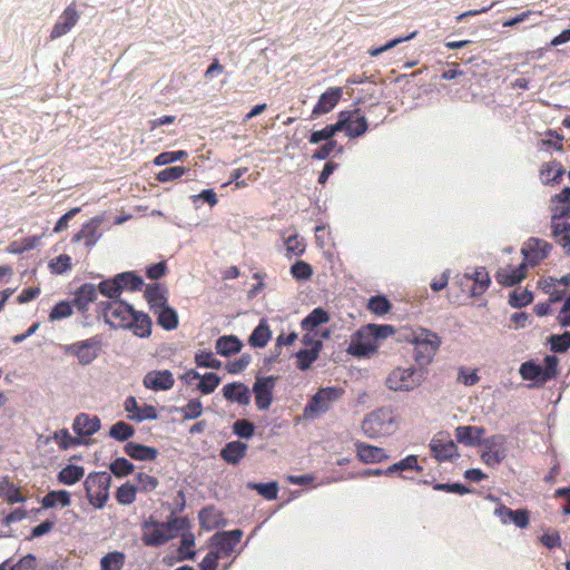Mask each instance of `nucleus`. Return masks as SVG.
Wrapping results in <instances>:
<instances>
[{
	"instance_id": "obj_40",
	"label": "nucleus",
	"mask_w": 570,
	"mask_h": 570,
	"mask_svg": "<svg viewBox=\"0 0 570 570\" xmlns=\"http://www.w3.org/2000/svg\"><path fill=\"white\" fill-rule=\"evenodd\" d=\"M83 475V466L69 464L59 471L57 479L62 484L72 485L79 482Z\"/></svg>"
},
{
	"instance_id": "obj_50",
	"label": "nucleus",
	"mask_w": 570,
	"mask_h": 570,
	"mask_svg": "<svg viewBox=\"0 0 570 570\" xmlns=\"http://www.w3.org/2000/svg\"><path fill=\"white\" fill-rule=\"evenodd\" d=\"M109 469L115 476L125 478L134 472L135 466L127 459L118 458L110 463Z\"/></svg>"
},
{
	"instance_id": "obj_36",
	"label": "nucleus",
	"mask_w": 570,
	"mask_h": 570,
	"mask_svg": "<svg viewBox=\"0 0 570 570\" xmlns=\"http://www.w3.org/2000/svg\"><path fill=\"white\" fill-rule=\"evenodd\" d=\"M313 346L309 350H301L296 353L297 367L302 371H306L317 360L320 351L322 348L321 341H312Z\"/></svg>"
},
{
	"instance_id": "obj_59",
	"label": "nucleus",
	"mask_w": 570,
	"mask_h": 570,
	"mask_svg": "<svg viewBox=\"0 0 570 570\" xmlns=\"http://www.w3.org/2000/svg\"><path fill=\"white\" fill-rule=\"evenodd\" d=\"M549 342L554 353H564L570 348V332H564L561 335L553 334Z\"/></svg>"
},
{
	"instance_id": "obj_44",
	"label": "nucleus",
	"mask_w": 570,
	"mask_h": 570,
	"mask_svg": "<svg viewBox=\"0 0 570 570\" xmlns=\"http://www.w3.org/2000/svg\"><path fill=\"white\" fill-rule=\"evenodd\" d=\"M137 492L136 485L126 482L117 489L115 498L119 504L129 505L135 502Z\"/></svg>"
},
{
	"instance_id": "obj_19",
	"label": "nucleus",
	"mask_w": 570,
	"mask_h": 570,
	"mask_svg": "<svg viewBox=\"0 0 570 570\" xmlns=\"http://www.w3.org/2000/svg\"><path fill=\"white\" fill-rule=\"evenodd\" d=\"M144 386L151 391H168L175 384V379L169 370L149 371L142 380Z\"/></svg>"
},
{
	"instance_id": "obj_35",
	"label": "nucleus",
	"mask_w": 570,
	"mask_h": 570,
	"mask_svg": "<svg viewBox=\"0 0 570 570\" xmlns=\"http://www.w3.org/2000/svg\"><path fill=\"white\" fill-rule=\"evenodd\" d=\"M242 346V342L234 335L220 336L215 343L217 354L226 357L238 353Z\"/></svg>"
},
{
	"instance_id": "obj_33",
	"label": "nucleus",
	"mask_w": 570,
	"mask_h": 570,
	"mask_svg": "<svg viewBox=\"0 0 570 570\" xmlns=\"http://www.w3.org/2000/svg\"><path fill=\"white\" fill-rule=\"evenodd\" d=\"M145 297L149 304L151 312H155V309L168 305L166 289L163 288L159 284L147 285L145 289Z\"/></svg>"
},
{
	"instance_id": "obj_62",
	"label": "nucleus",
	"mask_w": 570,
	"mask_h": 570,
	"mask_svg": "<svg viewBox=\"0 0 570 570\" xmlns=\"http://www.w3.org/2000/svg\"><path fill=\"white\" fill-rule=\"evenodd\" d=\"M291 274L297 281H306L313 275V268L308 263L297 261L291 266Z\"/></svg>"
},
{
	"instance_id": "obj_32",
	"label": "nucleus",
	"mask_w": 570,
	"mask_h": 570,
	"mask_svg": "<svg viewBox=\"0 0 570 570\" xmlns=\"http://www.w3.org/2000/svg\"><path fill=\"white\" fill-rule=\"evenodd\" d=\"M564 175V168L557 160L542 164L540 168V179L543 185L559 184Z\"/></svg>"
},
{
	"instance_id": "obj_3",
	"label": "nucleus",
	"mask_w": 570,
	"mask_h": 570,
	"mask_svg": "<svg viewBox=\"0 0 570 570\" xmlns=\"http://www.w3.org/2000/svg\"><path fill=\"white\" fill-rule=\"evenodd\" d=\"M397 428L396 419L390 407H380L362 422V431L371 439L391 435Z\"/></svg>"
},
{
	"instance_id": "obj_25",
	"label": "nucleus",
	"mask_w": 570,
	"mask_h": 570,
	"mask_svg": "<svg viewBox=\"0 0 570 570\" xmlns=\"http://www.w3.org/2000/svg\"><path fill=\"white\" fill-rule=\"evenodd\" d=\"M330 320L328 313L317 307L313 309L303 321H302V328L306 331L307 333L303 336V343L305 345L312 344V336L309 335V332H313L318 325L327 323Z\"/></svg>"
},
{
	"instance_id": "obj_5",
	"label": "nucleus",
	"mask_w": 570,
	"mask_h": 570,
	"mask_svg": "<svg viewBox=\"0 0 570 570\" xmlns=\"http://www.w3.org/2000/svg\"><path fill=\"white\" fill-rule=\"evenodd\" d=\"M343 395L344 390L338 386L318 389L304 407V419L315 420L320 415L326 413L336 401L342 399Z\"/></svg>"
},
{
	"instance_id": "obj_48",
	"label": "nucleus",
	"mask_w": 570,
	"mask_h": 570,
	"mask_svg": "<svg viewBox=\"0 0 570 570\" xmlns=\"http://www.w3.org/2000/svg\"><path fill=\"white\" fill-rule=\"evenodd\" d=\"M406 470H417V471L421 470V468L417 464L416 455H413V454L407 455L403 460H401V461L392 464L391 466H389L384 471V473H385V475H387V474H392V473H395V472H399V471H406Z\"/></svg>"
},
{
	"instance_id": "obj_47",
	"label": "nucleus",
	"mask_w": 570,
	"mask_h": 570,
	"mask_svg": "<svg viewBox=\"0 0 570 570\" xmlns=\"http://www.w3.org/2000/svg\"><path fill=\"white\" fill-rule=\"evenodd\" d=\"M284 242L286 256L288 258H292L293 256H302L305 253L306 245L297 234L288 236Z\"/></svg>"
},
{
	"instance_id": "obj_37",
	"label": "nucleus",
	"mask_w": 570,
	"mask_h": 570,
	"mask_svg": "<svg viewBox=\"0 0 570 570\" xmlns=\"http://www.w3.org/2000/svg\"><path fill=\"white\" fill-rule=\"evenodd\" d=\"M272 332L265 320H262L259 324L252 332L248 343L253 347H265L271 340Z\"/></svg>"
},
{
	"instance_id": "obj_54",
	"label": "nucleus",
	"mask_w": 570,
	"mask_h": 570,
	"mask_svg": "<svg viewBox=\"0 0 570 570\" xmlns=\"http://www.w3.org/2000/svg\"><path fill=\"white\" fill-rule=\"evenodd\" d=\"M533 301V295L528 289L522 291H513L509 295V304L514 308H521L531 304Z\"/></svg>"
},
{
	"instance_id": "obj_63",
	"label": "nucleus",
	"mask_w": 570,
	"mask_h": 570,
	"mask_svg": "<svg viewBox=\"0 0 570 570\" xmlns=\"http://www.w3.org/2000/svg\"><path fill=\"white\" fill-rule=\"evenodd\" d=\"M249 488L255 489L266 500H275L278 493V484L276 482L253 483Z\"/></svg>"
},
{
	"instance_id": "obj_23",
	"label": "nucleus",
	"mask_w": 570,
	"mask_h": 570,
	"mask_svg": "<svg viewBox=\"0 0 570 570\" xmlns=\"http://www.w3.org/2000/svg\"><path fill=\"white\" fill-rule=\"evenodd\" d=\"M484 434V428L474 425H461L454 431L456 441L466 446L481 445Z\"/></svg>"
},
{
	"instance_id": "obj_12",
	"label": "nucleus",
	"mask_w": 570,
	"mask_h": 570,
	"mask_svg": "<svg viewBox=\"0 0 570 570\" xmlns=\"http://www.w3.org/2000/svg\"><path fill=\"white\" fill-rule=\"evenodd\" d=\"M338 121H343V130L350 138H356L364 135L368 128L366 118L360 109L343 110L338 114Z\"/></svg>"
},
{
	"instance_id": "obj_30",
	"label": "nucleus",
	"mask_w": 570,
	"mask_h": 570,
	"mask_svg": "<svg viewBox=\"0 0 570 570\" xmlns=\"http://www.w3.org/2000/svg\"><path fill=\"white\" fill-rule=\"evenodd\" d=\"M97 288L94 284L86 283L81 285L75 293L72 305L80 312H86L89 304L96 301Z\"/></svg>"
},
{
	"instance_id": "obj_27",
	"label": "nucleus",
	"mask_w": 570,
	"mask_h": 570,
	"mask_svg": "<svg viewBox=\"0 0 570 570\" xmlns=\"http://www.w3.org/2000/svg\"><path fill=\"white\" fill-rule=\"evenodd\" d=\"M223 395L226 400L238 403L239 405H248L250 402L249 390L240 382L226 384L223 387Z\"/></svg>"
},
{
	"instance_id": "obj_64",
	"label": "nucleus",
	"mask_w": 570,
	"mask_h": 570,
	"mask_svg": "<svg viewBox=\"0 0 570 570\" xmlns=\"http://www.w3.org/2000/svg\"><path fill=\"white\" fill-rule=\"evenodd\" d=\"M136 480L138 482V485H137L138 491L146 492V493L154 491L159 484L157 478L149 475L147 473H144V472L137 473Z\"/></svg>"
},
{
	"instance_id": "obj_10",
	"label": "nucleus",
	"mask_w": 570,
	"mask_h": 570,
	"mask_svg": "<svg viewBox=\"0 0 570 570\" xmlns=\"http://www.w3.org/2000/svg\"><path fill=\"white\" fill-rule=\"evenodd\" d=\"M570 218V208L567 206L551 216V233L556 243L563 249L564 255L570 256V223L562 219Z\"/></svg>"
},
{
	"instance_id": "obj_49",
	"label": "nucleus",
	"mask_w": 570,
	"mask_h": 570,
	"mask_svg": "<svg viewBox=\"0 0 570 570\" xmlns=\"http://www.w3.org/2000/svg\"><path fill=\"white\" fill-rule=\"evenodd\" d=\"M391 307L390 301L382 295L372 296L367 303V308L375 315H385Z\"/></svg>"
},
{
	"instance_id": "obj_22",
	"label": "nucleus",
	"mask_w": 570,
	"mask_h": 570,
	"mask_svg": "<svg viewBox=\"0 0 570 570\" xmlns=\"http://www.w3.org/2000/svg\"><path fill=\"white\" fill-rule=\"evenodd\" d=\"M355 450L357 459L365 464L381 463L389 459L383 448L364 442H356Z\"/></svg>"
},
{
	"instance_id": "obj_38",
	"label": "nucleus",
	"mask_w": 570,
	"mask_h": 570,
	"mask_svg": "<svg viewBox=\"0 0 570 570\" xmlns=\"http://www.w3.org/2000/svg\"><path fill=\"white\" fill-rule=\"evenodd\" d=\"M343 126L344 122L338 120L335 124L326 125L324 128L313 131L308 137V142L312 145H316L323 140H325L326 142L333 140V136L336 132L342 131Z\"/></svg>"
},
{
	"instance_id": "obj_39",
	"label": "nucleus",
	"mask_w": 570,
	"mask_h": 570,
	"mask_svg": "<svg viewBox=\"0 0 570 570\" xmlns=\"http://www.w3.org/2000/svg\"><path fill=\"white\" fill-rule=\"evenodd\" d=\"M71 495L67 490L49 491L41 500L42 508L50 509L57 504L62 508L70 505Z\"/></svg>"
},
{
	"instance_id": "obj_31",
	"label": "nucleus",
	"mask_w": 570,
	"mask_h": 570,
	"mask_svg": "<svg viewBox=\"0 0 570 570\" xmlns=\"http://www.w3.org/2000/svg\"><path fill=\"white\" fill-rule=\"evenodd\" d=\"M247 444L240 441L228 442L220 451L222 459L228 464H238L247 453Z\"/></svg>"
},
{
	"instance_id": "obj_16",
	"label": "nucleus",
	"mask_w": 570,
	"mask_h": 570,
	"mask_svg": "<svg viewBox=\"0 0 570 570\" xmlns=\"http://www.w3.org/2000/svg\"><path fill=\"white\" fill-rule=\"evenodd\" d=\"M79 18L80 14L76 9V4H69L52 27L50 39L55 40L68 33L77 24Z\"/></svg>"
},
{
	"instance_id": "obj_11",
	"label": "nucleus",
	"mask_w": 570,
	"mask_h": 570,
	"mask_svg": "<svg viewBox=\"0 0 570 570\" xmlns=\"http://www.w3.org/2000/svg\"><path fill=\"white\" fill-rule=\"evenodd\" d=\"M376 350L377 344L375 343L371 327L365 325L352 335L347 353L356 357H362L374 353Z\"/></svg>"
},
{
	"instance_id": "obj_60",
	"label": "nucleus",
	"mask_w": 570,
	"mask_h": 570,
	"mask_svg": "<svg viewBox=\"0 0 570 570\" xmlns=\"http://www.w3.org/2000/svg\"><path fill=\"white\" fill-rule=\"evenodd\" d=\"M186 171H187V169L184 166L168 167V168L160 170L156 175V179L159 183L173 181V180L180 178L184 174H186Z\"/></svg>"
},
{
	"instance_id": "obj_46",
	"label": "nucleus",
	"mask_w": 570,
	"mask_h": 570,
	"mask_svg": "<svg viewBox=\"0 0 570 570\" xmlns=\"http://www.w3.org/2000/svg\"><path fill=\"white\" fill-rule=\"evenodd\" d=\"M134 434L135 429L124 421L115 423L109 430V436L120 442L129 440Z\"/></svg>"
},
{
	"instance_id": "obj_18",
	"label": "nucleus",
	"mask_w": 570,
	"mask_h": 570,
	"mask_svg": "<svg viewBox=\"0 0 570 570\" xmlns=\"http://www.w3.org/2000/svg\"><path fill=\"white\" fill-rule=\"evenodd\" d=\"M124 407L128 413V419L135 422L156 420L158 417L157 410L154 405L144 404L140 406L135 396H128L125 400Z\"/></svg>"
},
{
	"instance_id": "obj_7",
	"label": "nucleus",
	"mask_w": 570,
	"mask_h": 570,
	"mask_svg": "<svg viewBox=\"0 0 570 570\" xmlns=\"http://www.w3.org/2000/svg\"><path fill=\"white\" fill-rule=\"evenodd\" d=\"M98 307L105 322L111 327L125 328L130 324L129 318L132 316L134 308L124 301L100 302Z\"/></svg>"
},
{
	"instance_id": "obj_45",
	"label": "nucleus",
	"mask_w": 570,
	"mask_h": 570,
	"mask_svg": "<svg viewBox=\"0 0 570 570\" xmlns=\"http://www.w3.org/2000/svg\"><path fill=\"white\" fill-rule=\"evenodd\" d=\"M519 373L523 380L542 383V366L534 363L533 361H527L521 364Z\"/></svg>"
},
{
	"instance_id": "obj_21",
	"label": "nucleus",
	"mask_w": 570,
	"mask_h": 570,
	"mask_svg": "<svg viewBox=\"0 0 570 570\" xmlns=\"http://www.w3.org/2000/svg\"><path fill=\"white\" fill-rule=\"evenodd\" d=\"M343 95V89L341 87H331L325 92L321 95L318 101L314 106L312 110V116L316 117L320 115L327 114L332 111L335 106L338 104L341 97Z\"/></svg>"
},
{
	"instance_id": "obj_14",
	"label": "nucleus",
	"mask_w": 570,
	"mask_h": 570,
	"mask_svg": "<svg viewBox=\"0 0 570 570\" xmlns=\"http://www.w3.org/2000/svg\"><path fill=\"white\" fill-rule=\"evenodd\" d=\"M433 456L442 462L459 456L458 445L448 433H438L430 443Z\"/></svg>"
},
{
	"instance_id": "obj_13",
	"label": "nucleus",
	"mask_w": 570,
	"mask_h": 570,
	"mask_svg": "<svg viewBox=\"0 0 570 570\" xmlns=\"http://www.w3.org/2000/svg\"><path fill=\"white\" fill-rule=\"evenodd\" d=\"M551 249L552 245L547 240L531 237L524 243L521 253L525 264L535 266L548 257Z\"/></svg>"
},
{
	"instance_id": "obj_58",
	"label": "nucleus",
	"mask_w": 570,
	"mask_h": 570,
	"mask_svg": "<svg viewBox=\"0 0 570 570\" xmlns=\"http://www.w3.org/2000/svg\"><path fill=\"white\" fill-rule=\"evenodd\" d=\"M72 304L66 301L57 303L49 313V320L51 322L67 318L72 315Z\"/></svg>"
},
{
	"instance_id": "obj_53",
	"label": "nucleus",
	"mask_w": 570,
	"mask_h": 570,
	"mask_svg": "<svg viewBox=\"0 0 570 570\" xmlns=\"http://www.w3.org/2000/svg\"><path fill=\"white\" fill-rule=\"evenodd\" d=\"M52 439L61 450H68L80 444V440L70 435L67 429L58 430L53 433Z\"/></svg>"
},
{
	"instance_id": "obj_51",
	"label": "nucleus",
	"mask_w": 570,
	"mask_h": 570,
	"mask_svg": "<svg viewBox=\"0 0 570 570\" xmlns=\"http://www.w3.org/2000/svg\"><path fill=\"white\" fill-rule=\"evenodd\" d=\"M199 380H200V382L198 383L197 389L203 394L213 393L220 383V377L216 373H213V372L200 375Z\"/></svg>"
},
{
	"instance_id": "obj_1",
	"label": "nucleus",
	"mask_w": 570,
	"mask_h": 570,
	"mask_svg": "<svg viewBox=\"0 0 570 570\" xmlns=\"http://www.w3.org/2000/svg\"><path fill=\"white\" fill-rule=\"evenodd\" d=\"M187 528L189 521L185 517H173L166 522L149 517L141 523V541L146 547H160L177 538Z\"/></svg>"
},
{
	"instance_id": "obj_2",
	"label": "nucleus",
	"mask_w": 570,
	"mask_h": 570,
	"mask_svg": "<svg viewBox=\"0 0 570 570\" xmlns=\"http://www.w3.org/2000/svg\"><path fill=\"white\" fill-rule=\"evenodd\" d=\"M404 337L414 345L413 358L421 368L432 363L442 343L438 333L426 328L411 331Z\"/></svg>"
},
{
	"instance_id": "obj_8",
	"label": "nucleus",
	"mask_w": 570,
	"mask_h": 570,
	"mask_svg": "<svg viewBox=\"0 0 570 570\" xmlns=\"http://www.w3.org/2000/svg\"><path fill=\"white\" fill-rule=\"evenodd\" d=\"M507 436L503 434H493L489 438L482 439L481 459L488 466H495L500 464L507 456Z\"/></svg>"
},
{
	"instance_id": "obj_56",
	"label": "nucleus",
	"mask_w": 570,
	"mask_h": 570,
	"mask_svg": "<svg viewBox=\"0 0 570 570\" xmlns=\"http://www.w3.org/2000/svg\"><path fill=\"white\" fill-rule=\"evenodd\" d=\"M179 411L184 420H195L203 414V403L199 399H193Z\"/></svg>"
},
{
	"instance_id": "obj_20",
	"label": "nucleus",
	"mask_w": 570,
	"mask_h": 570,
	"mask_svg": "<svg viewBox=\"0 0 570 570\" xmlns=\"http://www.w3.org/2000/svg\"><path fill=\"white\" fill-rule=\"evenodd\" d=\"M494 514L503 524L514 523L520 529L528 528L530 523V513L525 509L512 510L501 503L495 508Z\"/></svg>"
},
{
	"instance_id": "obj_17",
	"label": "nucleus",
	"mask_w": 570,
	"mask_h": 570,
	"mask_svg": "<svg viewBox=\"0 0 570 570\" xmlns=\"http://www.w3.org/2000/svg\"><path fill=\"white\" fill-rule=\"evenodd\" d=\"M243 532L240 530L216 533L212 538L214 552L220 553V558L228 557L237 543L240 541Z\"/></svg>"
},
{
	"instance_id": "obj_28",
	"label": "nucleus",
	"mask_w": 570,
	"mask_h": 570,
	"mask_svg": "<svg viewBox=\"0 0 570 570\" xmlns=\"http://www.w3.org/2000/svg\"><path fill=\"white\" fill-rule=\"evenodd\" d=\"M128 326L125 328H129L132 333L138 337H149L151 334V318L148 314L144 312H137L134 309L132 316L129 318Z\"/></svg>"
},
{
	"instance_id": "obj_4",
	"label": "nucleus",
	"mask_w": 570,
	"mask_h": 570,
	"mask_svg": "<svg viewBox=\"0 0 570 570\" xmlns=\"http://www.w3.org/2000/svg\"><path fill=\"white\" fill-rule=\"evenodd\" d=\"M111 475L106 471L90 472L83 481L86 498L95 509H102L109 500Z\"/></svg>"
},
{
	"instance_id": "obj_34",
	"label": "nucleus",
	"mask_w": 570,
	"mask_h": 570,
	"mask_svg": "<svg viewBox=\"0 0 570 570\" xmlns=\"http://www.w3.org/2000/svg\"><path fill=\"white\" fill-rule=\"evenodd\" d=\"M153 313L157 317V324L161 326L164 330L173 331L178 327V314L173 307L166 305L164 307L155 309V312Z\"/></svg>"
},
{
	"instance_id": "obj_24",
	"label": "nucleus",
	"mask_w": 570,
	"mask_h": 570,
	"mask_svg": "<svg viewBox=\"0 0 570 570\" xmlns=\"http://www.w3.org/2000/svg\"><path fill=\"white\" fill-rule=\"evenodd\" d=\"M527 276V264L521 263L519 266H505L497 272L495 278L503 286H513L524 279Z\"/></svg>"
},
{
	"instance_id": "obj_42",
	"label": "nucleus",
	"mask_w": 570,
	"mask_h": 570,
	"mask_svg": "<svg viewBox=\"0 0 570 570\" xmlns=\"http://www.w3.org/2000/svg\"><path fill=\"white\" fill-rule=\"evenodd\" d=\"M126 556L121 551L108 552L100 560V570H121L125 566Z\"/></svg>"
},
{
	"instance_id": "obj_52",
	"label": "nucleus",
	"mask_w": 570,
	"mask_h": 570,
	"mask_svg": "<svg viewBox=\"0 0 570 570\" xmlns=\"http://www.w3.org/2000/svg\"><path fill=\"white\" fill-rule=\"evenodd\" d=\"M195 363L198 367L219 370L222 362L212 352L200 351L195 355Z\"/></svg>"
},
{
	"instance_id": "obj_41",
	"label": "nucleus",
	"mask_w": 570,
	"mask_h": 570,
	"mask_svg": "<svg viewBox=\"0 0 570 570\" xmlns=\"http://www.w3.org/2000/svg\"><path fill=\"white\" fill-rule=\"evenodd\" d=\"M117 282L120 285V291H138L144 285V279L134 272H124L116 275Z\"/></svg>"
},
{
	"instance_id": "obj_57",
	"label": "nucleus",
	"mask_w": 570,
	"mask_h": 570,
	"mask_svg": "<svg viewBox=\"0 0 570 570\" xmlns=\"http://www.w3.org/2000/svg\"><path fill=\"white\" fill-rule=\"evenodd\" d=\"M544 366L542 367V383H546L558 375L559 360L554 355H547L543 360Z\"/></svg>"
},
{
	"instance_id": "obj_9",
	"label": "nucleus",
	"mask_w": 570,
	"mask_h": 570,
	"mask_svg": "<svg viewBox=\"0 0 570 570\" xmlns=\"http://www.w3.org/2000/svg\"><path fill=\"white\" fill-rule=\"evenodd\" d=\"M101 338L96 335L85 341L75 342L63 347L66 354L75 355L79 363L88 365L97 358L101 348Z\"/></svg>"
},
{
	"instance_id": "obj_26",
	"label": "nucleus",
	"mask_w": 570,
	"mask_h": 570,
	"mask_svg": "<svg viewBox=\"0 0 570 570\" xmlns=\"http://www.w3.org/2000/svg\"><path fill=\"white\" fill-rule=\"evenodd\" d=\"M72 429L79 436H90L100 429V420L98 416L80 413L73 420Z\"/></svg>"
},
{
	"instance_id": "obj_6",
	"label": "nucleus",
	"mask_w": 570,
	"mask_h": 570,
	"mask_svg": "<svg viewBox=\"0 0 570 570\" xmlns=\"http://www.w3.org/2000/svg\"><path fill=\"white\" fill-rule=\"evenodd\" d=\"M426 372L419 367H396L386 379V386L392 391H413L425 380Z\"/></svg>"
},
{
	"instance_id": "obj_43",
	"label": "nucleus",
	"mask_w": 570,
	"mask_h": 570,
	"mask_svg": "<svg viewBox=\"0 0 570 570\" xmlns=\"http://www.w3.org/2000/svg\"><path fill=\"white\" fill-rule=\"evenodd\" d=\"M195 546V535L191 532H184L181 534L180 546L177 550L178 560H190L194 559L196 552L193 550Z\"/></svg>"
},
{
	"instance_id": "obj_55",
	"label": "nucleus",
	"mask_w": 570,
	"mask_h": 570,
	"mask_svg": "<svg viewBox=\"0 0 570 570\" xmlns=\"http://www.w3.org/2000/svg\"><path fill=\"white\" fill-rule=\"evenodd\" d=\"M99 292L114 301L121 295L120 285L116 276L114 278L105 279L98 285Z\"/></svg>"
},
{
	"instance_id": "obj_61",
	"label": "nucleus",
	"mask_w": 570,
	"mask_h": 570,
	"mask_svg": "<svg viewBox=\"0 0 570 570\" xmlns=\"http://www.w3.org/2000/svg\"><path fill=\"white\" fill-rule=\"evenodd\" d=\"M188 156L185 150L177 151H164L157 155L154 159V164L157 166L168 165L178 160H181Z\"/></svg>"
},
{
	"instance_id": "obj_29",
	"label": "nucleus",
	"mask_w": 570,
	"mask_h": 570,
	"mask_svg": "<svg viewBox=\"0 0 570 570\" xmlns=\"http://www.w3.org/2000/svg\"><path fill=\"white\" fill-rule=\"evenodd\" d=\"M125 453L137 461H155L158 456V450L154 446L128 442L124 448Z\"/></svg>"
},
{
	"instance_id": "obj_15",
	"label": "nucleus",
	"mask_w": 570,
	"mask_h": 570,
	"mask_svg": "<svg viewBox=\"0 0 570 570\" xmlns=\"http://www.w3.org/2000/svg\"><path fill=\"white\" fill-rule=\"evenodd\" d=\"M276 376L257 377L253 385L255 404L258 410H268L273 402V392L276 384Z\"/></svg>"
}]
</instances>
